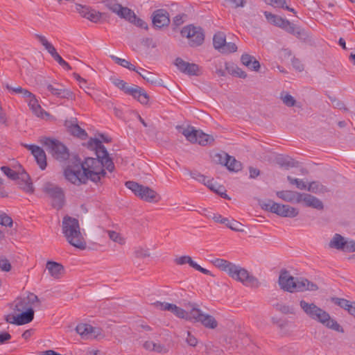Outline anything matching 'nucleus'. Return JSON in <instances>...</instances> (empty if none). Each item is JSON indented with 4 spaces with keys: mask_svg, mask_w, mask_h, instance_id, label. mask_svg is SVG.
<instances>
[{
    "mask_svg": "<svg viewBox=\"0 0 355 355\" xmlns=\"http://www.w3.org/2000/svg\"><path fill=\"white\" fill-rule=\"evenodd\" d=\"M87 146L88 148L95 151L97 158L87 157L81 163V168L88 180L97 183L106 175L104 168L112 172L114 164L101 140L90 138Z\"/></svg>",
    "mask_w": 355,
    "mask_h": 355,
    "instance_id": "nucleus-1",
    "label": "nucleus"
},
{
    "mask_svg": "<svg viewBox=\"0 0 355 355\" xmlns=\"http://www.w3.org/2000/svg\"><path fill=\"white\" fill-rule=\"evenodd\" d=\"M212 263L220 270L226 272L233 279L241 282L246 286L257 288L261 285L257 277L240 266L223 259H216L212 261Z\"/></svg>",
    "mask_w": 355,
    "mask_h": 355,
    "instance_id": "nucleus-2",
    "label": "nucleus"
},
{
    "mask_svg": "<svg viewBox=\"0 0 355 355\" xmlns=\"http://www.w3.org/2000/svg\"><path fill=\"white\" fill-rule=\"evenodd\" d=\"M212 263L220 270L226 272L233 279L241 282L246 286L257 288L261 285L257 277L240 266L223 259H216L212 261Z\"/></svg>",
    "mask_w": 355,
    "mask_h": 355,
    "instance_id": "nucleus-3",
    "label": "nucleus"
},
{
    "mask_svg": "<svg viewBox=\"0 0 355 355\" xmlns=\"http://www.w3.org/2000/svg\"><path fill=\"white\" fill-rule=\"evenodd\" d=\"M300 306L304 313L311 320H315L328 329L343 333V328L331 317L329 313L315 304L309 303L304 300L300 301Z\"/></svg>",
    "mask_w": 355,
    "mask_h": 355,
    "instance_id": "nucleus-4",
    "label": "nucleus"
},
{
    "mask_svg": "<svg viewBox=\"0 0 355 355\" xmlns=\"http://www.w3.org/2000/svg\"><path fill=\"white\" fill-rule=\"evenodd\" d=\"M62 232L69 243L80 250H85L87 243L80 232L78 220L66 216L62 220Z\"/></svg>",
    "mask_w": 355,
    "mask_h": 355,
    "instance_id": "nucleus-5",
    "label": "nucleus"
},
{
    "mask_svg": "<svg viewBox=\"0 0 355 355\" xmlns=\"http://www.w3.org/2000/svg\"><path fill=\"white\" fill-rule=\"evenodd\" d=\"M40 142L46 146L53 157L60 162H66L69 157V152L66 146L57 139L42 137Z\"/></svg>",
    "mask_w": 355,
    "mask_h": 355,
    "instance_id": "nucleus-6",
    "label": "nucleus"
},
{
    "mask_svg": "<svg viewBox=\"0 0 355 355\" xmlns=\"http://www.w3.org/2000/svg\"><path fill=\"white\" fill-rule=\"evenodd\" d=\"M125 187L130 189L137 196L148 202H157L160 200V196L153 189L134 181H127Z\"/></svg>",
    "mask_w": 355,
    "mask_h": 355,
    "instance_id": "nucleus-7",
    "label": "nucleus"
},
{
    "mask_svg": "<svg viewBox=\"0 0 355 355\" xmlns=\"http://www.w3.org/2000/svg\"><path fill=\"white\" fill-rule=\"evenodd\" d=\"M178 129L191 143H198L201 146H207L211 145L214 141V138L212 135L205 134L202 130H196L192 126H188L186 128L179 126Z\"/></svg>",
    "mask_w": 355,
    "mask_h": 355,
    "instance_id": "nucleus-8",
    "label": "nucleus"
},
{
    "mask_svg": "<svg viewBox=\"0 0 355 355\" xmlns=\"http://www.w3.org/2000/svg\"><path fill=\"white\" fill-rule=\"evenodd\" d=\"M43 192L51 200L53 208L60 210L65 202V196L63 189L51 182H46L42 187Z\"/></svg>",
    "mask_w": 355,
    "mask_h": 355,
    "instance_id": "nucleus-9",
    "label": "nucleus"
},
{
    "mask_svg": "<svg viewBox=\"0 0 355 355\" xmlns=\"http://www.w3.org/2000/svg\"><path fill=\"white\" fill-rule=\"evenodd\" d=\"M1 171L10 179L18 180V184L21 189L27 193L33 192V183L31 181L29 175L24 171L22 172H16L8 166H1Z\"/></svg>",
    "mask_w": 355,
    "mask_h": 355,
    "instance_id": "nucleus-10",
    "label": "nucleus"
},
{
    "mask_svg": "<svg viewBox=\"0 0 355 355\" xmlns=\"http://www.w3.org/2000/svg\"><path fill=\"white\" fill-rule=\"evenodd\" d=\"M261 206L263 209L282 217L294 218L299 214L298 209L295 207L288 205L279 204L270 200L267 202H263Z\"/></svg>",
    "mask_w": 355,
    "mask_h": 355,
    "instance_id": "nucleus-11",
    "label": "nucleus"
},
{
    "mask_svg": "<svg viewBox=\"0 0 355 355\" xmlns=\"http://www.w3.org/2000/svg\"><path fill=\"white\" fill-rule=\"evenodd\" d=\"M40 305V300L38 297L33 293H28L26 297H17L10 304V309L15 311H26L33 309V306Z\"/></svg>",
    "mask_w": 355,
    "mask_h": 355,
    "instance_id": "nucleus-12",
    "label": "nucleus"
},
{
    "mask_svg": "<svg viewBox=\"0 0 355 355\" xmlns=\"http://www.w3.org/2000/svg\"><path fill=\"white\" fill-rule=\"evenodd\" d=\"M181 35L189 39L191 46H198L203 43L205 40L202 29L191 24L184 26L181 31Z\"/></svg>",
    "mask_w": 355,
    "mask_h": 355,
    "instance_id": "nucleus-13",
    "label": "nucleus"
},
{
    "mask_svg": "<svg viewBox=\"0 0 355 355\" xmlns=\"http://www.w3.org/2000/svg\"><path fill=\"white\" fill-rule=\"evenodd\" d=\"M191 315L192 320L194 322H200L205 327L208 329H216L218 326V322L211 315L205 314L198 307L197 304H191Z\"/></svg>",
    "mask_w": 355,
    "mask_h": 355,
    "instance_id": "nucleus-14",
    "label": "nucleus"
},
{
    "mask_svg": "<svg viewBox=\"0 0 355 355\" xmlns=\"http://www.w3.org/2000/svg\"><path fill=\"white\" fill-rule=\"evenodd\" d=\"M64 175L65 178L70 182L76 185H80L86 184L88 179L86 175L80 170H73L70 168H67L64 170Z\"/></svg>",
    "mask_w": 355,
    "mask_h": 355,
    "instance_id": "nucleus-15",
    "label": "nucleus"
},
{
    "mask_svg": "<svg viewBox=\"0 0 355 355\" xmlns=\"http://www.w3.org/2000/svg\"><path fill=\"white\" fill-rule=\"evenodd\" d=\"M300 203L305 207H311L319 211L324 209V204L322 201L317 197L307 193H301L300 199Z\"/></svg>",
    "mask_w": 355,
    "mask_h": 355,
    "instance_id": "nucleus-16",
    "label": "nucleus"
},
{
    "mask_svg": "<svg viewBox=\"0 0 355 355\" xmlns=\"http://www.w3.org/2000/svg\"><path fill=\"white\" fill-rule=\"evenodd\" d=\"M25 148L31 151L37 164L42 170H44L46 167V156L42 148L35 145L24 144Z\"/></svg>",
    "mask_w": 355,
    "mask_h": 355,
    "instance_id": "nucleus-17",
    "label": "nucleus"
},
{
    "mask_svg": "<svg viewBox=\"0 0 355 355\" xmlns=\"http://www.w3.org/2000/svg\"><path fill=\"white\" fill-rule=\"evenodd\" d=\"M216 157H218V161L227 166L228 170L231 171H239L241 169V163L236 160L234 157L230 156L227 153L216 154Z\"/></svg>",
    "mask_w": 355,
    "mask_h": 355,
    "instance_id": "nucleus-18",
    "label": "nucleus"
},
{
    "mask_svg": "<svg viewBox=\"0 0 355 355\" xmlns=\"http://www.w3.org/2000/svg\"><path fill=\"white\" fill-rule=\"evenodd\" d=\"M76 10L83 17H85L94 23L98 22L103 15L102 12L92 9L89 7L83 6L80 4L76 6Z\"/></svg>",
    "mask_w": 355,
    "mask_h": 355,
    "instance_id": "nucleus-19",
    "label": "nucleus"
},
{
    "mask_svg": "<svg viewBox=\"0 0 355 355\" xmlns=\"http://www.w3.org/2000/svg\"><path fill=\"white\" fill-rule=\"evenodd\" d=\"M278 282L282 289L293 293L296 279L291 276L288 271L283 270L280 273Z\"/></svg>",
    "mask_w": 355,
    "mask_h": 355,
    "instance_id": "nucleus-20",
    "label": "nucleus"
},
{
    "mask_svg": "<svg viewBox=\"0 0 355 355\" xmlns=\"http://www.w3.org/2000/svg\"><path fill=\"white\" fill-rule=\"evenodd\" d=\"M170 23L169 15L164 9H159L153 13V24L157 28L167 26Z\"/></svg>",
    "mask_w": 355,
    "mask_h": 355,
    "instance_id": "nucleus-21",
    "label": "nucleus"
},
{
    "mask_svg": "<svg viewBox=\"0 0 355 355\" xmlns=\"http://www.w3.org/2000/svg\"><path fill=\"white\" fill-rule=\"evenodd\" d=\"M65 126L72 135L81 139H85L87 137V133L86 131L78 125L77 119H74V120L66 121Z\"/></svg>",
    "mask_w": 355,
    "mask_h": 355,
    "instance_id": "nucleus-22",
    "label": "nucleus"
},
{
    "mask_svg": "<svg viewBox=\"0 0 355 355\" xmlns=\"http://www.w3.org/2000/svg\"><path fill=\"white\" fill-rule=\"evenodd\" d=\"M127 94L132 96L141 104H147L149 100L148 94L141 87L137 85H133L127 90Z\"/></svg>",
    "mask_w": 355,
    "mask_h": 355,
    "instance_id": "nucleus-23",
    "label": "nucleus"
},
{
    "mask_svg": "<svg viewBox=\"0 0 355 355\" xmlns=\"http://www.w3.org/2000/svg\"><path fill=\"white\" fill-rule=\"evenodd\" d=\"M301 193L297 191L291 190H283L276 192V195L280 199L288 202H295L300 204Z\"/></svg>",
    "mask_w": 355,
    "mask_h": 355,
    "instance_id": "nucleus-24",
    "label": "nucleus"
},
{
    "mask_svg": "<svg viewBox=\"0 0 355 355\" xmlns=\"http://www.w3.org/2000/svg\"><path fill=\"white\" fill-rule=\"evenodd\" d=\"M318 286L309 281L307 279H296V282L294 286L293 292H303L305 291H317Z\"/></svg>",
    "mask_w": 355,
    "mask_h": 355,
    "instance_id": "nucleus-25",
    "label": "nucleus"
},
{
    "mask_svg": "<svg viewBox=\"0 0 355 355\" xmlns=\"http://www.w3.org/2000/svg\"><path fill=\"white\" fill-rule=\"evenodd\" d=\"M46 268L49 274L54 279H60L64 272V266L58 262L53 261H48L46 264Z\"/></svg>",
    "mask_w": 355,
    "mask_h": 355,
    "instance_id": "nucleus-26",
    "label": "nucleus"
},
{
    "mask_svg": "<svg viewBox=\"0 0 355 355\" xmlns=\"http://www.w3.org/2000/svg\"><path fill=\"white\" fill-rule=\"evenodd\" d=\"M282 29L300 39H305L307 36L304 29L291 24L288 20H287V23H285Z\"/></svg>",
    "mask_w": 355,
    "mask_h": 355,
    "instance_id": "nucleus-27",
    "label": "nucleus"
},
{
    "mask_svg": "<svg viewBox=\"0 0 355 355\" xmlns=\"http://www.w3.org/2000/svg\"><path fill=\"white\" fill-rule=\"evenodd\" d=\"M241 61L245 66L251 70L257 71L260 68L259 62L254 57L249 54H243L241 58Z\"/></svg>",
    "mask_w": 355,
    "mask_h": 355,
    "instance_id": "nucleus-28",
    "label": "nucleus"
},
{
    "mask_svg": "<svg viewBox=\"0 0 355 355\" xmlns=\"http://www.w3.org/2000/svg\"><path fill=\"white\" fill-rule=\"evenodd\" d=\"M35 37L41 43V44L44 46L45 49L48 51V53L52 56L53 59H55L56 57L59 55L54 46L51 43H50L44 36L39 34H35Z\"/></svg>",
    "mask_w": 355,
    "mask_h": 355,
    "instance_id": "nucleus-29",
    "label": "nucleus"
},
{
    "mask_svg": "<svg viewBox=\"0 0 355 355\" xmlns=\"http://www.w3.org/2000/svg\"><path fill=\"white\" fill-rule=\"evenodd\" d=\"M28 104L33 113L37 116L43 118L44 115L49 116V114L45 112L38 103L35 96L28 101Z\"/></svg>",
    "mask_w": 355,
    "mask_h": 355,
    "instance_id": "nucleus-30",
    "label": "nucleus"
},
{
    "mask_svg": "<svg viewBox=\"0 0 355 355\" xmlns=\"http://www.w3.org/2000/svg\"><path fill=\"white\" fill-rule=\"evenodd\" d=\"M17 314V325H23L31 322L34 318L33 309H28L26 311H19Z\"/></svg>",
    "mask_w": 355,
    "mask_h": 355,
    "instance_id": "nucleus-31",
    "label": "nucleus"
},
{
    "mask_svg": "<svg viewBox=\"0 0 355 355\" xmlns=\"http://www.w3.org/2000/svg\"><path fill=\"white\" fill-rule=\"evenodd\" d=\"M347 239L340 234H335L329 243L331 248L343 251Z\"/></svg>",
    "mask_w": 355,
    "mask_h": 355,
    "instance_id": "nucleus-32",
    "label": "nucleus"
},
{
    "mask_svg": "<svg viewBox=\"0 0 355 355\" xmlns=\"http://www.w3.org/2000/svg\"><path fill=\"white\" fill-rule=\"evenodd\" d=\"M192 304H190L189 308L190 309L189 311H185L183 309L177 306L175 304H173V308L171 309L169 311L170 312L173 313L174 315H175L177 317L180 318H183L189 321L192 320L191 315V305Z\"/></svg>",
    "mask_w": 355,
    "mask_h": 355,
    "instance_id": "nucleus-33",
    "label": "nucleus"
},
{
    "mask_svg": "<svg viewBox=\"0 0 355 355\" xmlns=\"http://www.w3.org/2000/svg\"><path fill=\"white\" fill-rule=\"evenodd\" d=\"M264 15L267 20L268 21V22L279 28H282L285 25V23H287V19H284L280 16L272 14L269 12H264Z\"/></svg>",
    "mask_w": 355,
    "mask_h": 355,
    "instance_id": "nucleus-34",
    "label": "nucleus"
},
{
    "mask_svg": "<svg viewBox=\"0 0 355 355\" xmlns=\"http://www.w3.org/2000/svg\"><path fill=\"white\" fill-rule=\"evenodd\" d=\"M306 190L314 193H324L328 192L327 187L318 181L311 182L307 186Z\"/></svg>",
    "mask_w": 355,
    "mask_h": 355,
    "instance_id": "nucleus-35",
    "label": "nucleus"
},
{
    "mask_svg": "<svg viewBox=\"0 0 355 355\" xmlns=\"http://www.w3.org/2000/svg\"><path fill=\"white\" fill-rule=\"evenodd\" d=\"M280 99L282 101L283 103L287 107H302V105L300 103H297L296 100L287 92H282L280 94Z\"/></svg>",
    "mask_w": 355,
    "mask_h": 355,
    "instance_id": "nucleus-36",
    "label": "nucleus"
},
{
    "mask_svg": "<svg viewBox=\"0 0 355 355\" xmlns=\"http://www.w3.org/2000/svg\"><path fill=\"white\" fill-rule=\"evenodd\" d=\"M92 326L88 324L80 323L76 327V332L83 338H90Z\"/></svg>",
    "mask_w": 355,
    "mask_h": 355,
    "instance_id": "nucleus-37",
    "label": "nucleus"
},
{
    "mask_svg": "<svg viewBox=\"0 0 355 355\" xmlns=\"http://www.w3.org/2000/svg\"><path fill=\"white\" fill-rule=\"evenodd\" d=\"M213 44L215 49H220L226 44V37L224 33H216L213 38Z\"/></svg>",
    "mask_w": 355,
    "mask_h": 355,
    "instance_id": "nucleus-38",
    "label": "nucleus"
},
{
    "mask_svg": "<svg viewBox=\"0 0 355 355\" xmlns=\"http://www.w3.org/2000/svg\"><path fill=\"white\" fill-rule=\"evenodd\" d=\"M273 307L277 311H279L282 313L286 315H295L296 313L295 308L293 306H290L282 303H277L275 304H273Z\"/></svg>",
    "mask_w": 355,
    "mask_h": 355,
    "instance_id": "nucleus-39",
    "label": "nucleus"
},
{
    "mask_svg": "<svg viewBox=\"0 0 355 355\" xmlns=\"http://www.w3.org/2000/svg\"><path fill=\"white\" fill-rule=\"evenodd\" d=\"M117 15L121 18H123L128 21L131 22L135 19V12L127 7L121 6V9L119 10Z\"/></svg>",
    "mask_w": 355,
    "mask_h": 355,
    "instance_id": "nucleus-40",
    "label": "nucleus"
},
{
    "mask_svg": "<svg viewBox=\"0 0 355 355\" xmlns=\"http://www.w3.org/2000/svg\"><path fill=\"white\" fill-rule=\"evenodd\" d=\"M277 163L285 167H294L295 166V161L288 156H279L277 157Z\"/></svg>",
    "mask_w": 355,
    "mask_h": 355,
    "instance_id": "nucleus-41",
    "label": "nucleus"
},
{
    "mask_svg": "<svg viewBox=\"0 0 355 355\" xmlns=\"http://www.w3.org/2000/svg\"><path fill=\"white\" fill-rule=\"evenodd\" d=\"M110 58L114 60L116 64L121 65L123 67L127 68L131 71H136V67L135 65L131 64L129 61L118 58L115 55H111Z\"/></svg>",
    "mask_w": 355,
    "mask_h": 355,
    "instance_id": "nucleus-42",
    "label": "nucleus"
},
{
    "mask_svg": "<svg viewBox=\"0 0 355 355\" xmlns=\"http://www.w3.org/2000/svg\"><path fill=\"white\" fill-rule=\"evenodd\" d=\"M141 70L142 71L143 73L137 70H136V72L138 73L140 75V76L142 77L143 79L146 80L148 83H150V84L157 83V79L155 78V76L153 73L148 71L142 68H141Z\"/></svg>",
    "mask_w": 355,
    "mask_h": 355,
    "instance_id": "nucleus-43",
    "label": "nucleus"
},
{
    "mask_svg": "<svg viewBox=\"0 0 355 355\" xmlns=\"http://www.w3.org/2000/svg\"><path fill=\"white\" fill-rule=\"evenodd\" d=\"M103 3L109 10L116 15L122 6L121 4L118 3L116 0H105Z\"/></svg>",
    "mask_w": 355,
    "mask_h": 355,
    "instance_id": "nucleus-44",
    "label": "nucleus"
},
{
    "mask_svg": "<svg viewBox=\"0 0 355 355\" xmlns=\"http://www.w3.org/2000/svg\"><path fill=\"white\" fill-rule=\"evenodd\" d=\"M226 69H227L228 72L233 76L241 78H245L247 77V73L241 68L236 66H232L231 67H226Z\"/></svg>",
    "mask_w": 355,
    "mask_h": 355,
    "instance_id": "nucleus-45",
    "label": "nucleus"
},
{
    "mask_svg": "<svg viewBox=\"0 0 355 355\" xmlns=\"http://www.w3.org/2000/svg\"><path fill=\"white\" fill-rule=\"evenodd\" d=\"M287 180L291 184L295 185L296 187L301 190H306L307 185L306 184L300 179L293 178L291 176H287Z\"/></svg>",
    "mask_w": 355,
    "mask_h": 355,
    "instance_id": "nucleus-46",
    "label": "nucleus"
},
{
    "mask_svg": "<svg viewBox=\"0 0 355 355\" xmlns=\"http://www.w3.org/2000/svg\"><path fill=\"white\" fill-rule=\"evenodd\" d=\"M331 302L334 303L335 304L339 306L340 307L344 309L346 311H348L349 306L352 303V302L343 299V298H338V297H333L331 299Z\"/></svg>",
    "mask_w": 355,
    "mask_h": 355,
    "instance_id": "nucleus-47",
    "label": "nucleus"
},
{
    "mask_svg": "<svg viewBox=\"0 0 355 355\" xmlns=\"http://www.w3.org/2000/svg\"><path fill=\"white\" fill-rule=\"evenodd\" d=\"M199 71V66L195 63H191L189 66L187 67V69L182 73L189 76H198Z\"/></svg>",
    "mask_w": 355,
    "mask_h": 355,
    "instance_id": "nucleus-48",
    "label": "nucleus"
},
{
    "mask_svg": "<svg viewBox=\"0 0 355 355\" xmlns=\"http://www.w3.org/2000/svg\"><path fill=\"white\" fill-rule=\"evenodd\" d=\"M109 238L120 245L125 244V239L121 236V234L115 231L109 230L107 232Z\"/></svg>",
    "mask_w": 355,
    "mask_h": 355,
    "instance_id": "nucleus-49",
    "label": "nucleus"
},
{
    "mask_svg": "<svg viewBox=\"0 0 355 355\" xmlns=\"http://www.w3.org/2000/svg\"><path fill=\"white\" fill-rule=\"evenodd\" d=\"M175 263L178 265H183L185 263H189V266L192 268L195 266L196 262L193 261L191 257L189 256H182L179 258H177L175 260Z\"/></svg>",
    "mask_w": 355,
    "mask_h": 355,
    "instance_id": "nucleus-50",
    "label": "nucleus"
},
{
    "mask_svg": "<svg viewBox=\"0 0 355 355\" xmlns=\"http://www.w3.org/2000/svg\"><path fill=\"white\" fill-rule=\"evenodd\" d=\"M112 83L119 87L120 89L123 90L125 94H127V90L130 89V87L127 86V83L123 80L119 78H113Z\"/></svg>",
    "mask_w": 355,
    "mask_h": 355,
    "instance_id": "nucleus-51",
    "label": "nucleus"
},
{
    "mask_svg": "<svg viewBox=\"0 0 355 355\" xmlns=\"http://www.w3.org/2000/svg\"><path fill=\"white\" fill-rule=\"evenodd\" d=\"M153 306L162 311H170L173 308V304L168 302H155L153 304Z\"/></svg>",
    "mask_w": 355,
    "mask_h": 355,
    "instance_id": "nucleus-52",
    "label": "nucleus"
},
{
    "mask_svg": "<svg viewBox=\"0 0 355 355\" xmlns=\"http://www.w3.org/2000/svg\"><path fill=\"white\" fill-rule=\"evenodd\" d=\"M174 64L177 68L182 73V71L187 69V67L189 66L191 63L184 61L181 58H177Z\"/></svg>",
    "mask_w": 355,
    "mask_h": 355,
    "instance_id": "nucleus-53",
    "label": "nucleus"
},
{
    "mask_svg": "<svg viewBox=\"0 0 355 355\" xmlns=\"http://www.w3.org/2000/svg\"><path fill=\"white\" fill-rule=\"evenodd\" d=\"M12 268L8 259L4 257H0V269L5 272H9Z\"/></svg>",
    "mask_w": 355,
    "mask_h": 355,
    "instance_id": "nucleus-54",
    "label": "nucleus"
},
{
    "mask_svg": "<svg viewBox=\"0 0 355 355\" xmlns=\"http://www.w3.org/2000/svg\"><path fill=\"white\" fill-rule=\"evenodd\" d=\"M0 225L11 227L12 219L5 213L0 214Z\"/></svg>",
    "mask_w": 355,
    "mask_h": 355,
    "instance_id": "nucleus-55",
    "label": "nucleus"
},
{
    "mask_svg": "<svg viewBox=\"0 0 355 355\" xmlns=\"http://www.w3.org/2000/svg\"><path fill=\"white\" fill-rule=\"evenodd\" d=\"M242 226L243 225L241 223L234 220L227 223V227L236 232H243V230L241 228Z\"/></svg>",
    "mask_w": 355,
    "mask_h": 355,
    "instance_id": "nucleus-56",
    "label": "nucleus"
},
{
    "mask_svg": "<svg viewBox=\"0 0 355 355\" xmlns=\"http://www.w3.org/2000/svg\"><path fill=\"white\" fill-rule=\"evenodd\" d=\"M343 252H355V241L347 239L345 248L343 249Z\"/></svg>",
    "mask_w": 355,
    "mask_h": 355,
    "instance_id": "nucleus-57",
    "label": "nucleus"
},
{
    "mask_svg": "<svg viewBox=\"0 0 355 355\" xmlns=\"http://www.w3.org/2000/svg\"><path fill=\"white\" fill-rule=\"evenodd\" d=\"M134 253L137 258H146L150 257L148 250L142 248L136 249Z\"/></svg>",
    "mask_w": 355,
    "mask_h": 355,
    "instance_id": "nucleus-58",
    "label": "nucleus"
},
{
    "mask_svg": "<svg viewBox=\"0 0 355 355\" xmlns=\"http://www.w3.org/2000/svg\"><path fill=\"white\" fill-rule=\"evenodd\" d=\"M264 1L269 5L275 8H284L286 0H264Z\"/></svg>",
    "mask_w": 355,
    "mask_h": 355,
    "instance_id": "nucleus-59",
    "label": "nucleus"
},
{
    "mask_svg": "<svg viewBox=\"0 0 355 355\" xmlns=\"http://www.w3.org/2000/svg\"><path fill=\"white\" fill-rule=\"evenodd\" d=\"M187 337L186 338V342L190 346L195 347L198 344V340L197 338L191 335L190 331H187Z\"/></svg>",
    "mask_w": 355,
    "mask_h": 355,
    "instance_id": "nucleus-60",
    "label": "nucleus"
},
{
    "mask_svg": "<svg viewBox=\"0 0 355 355\" xmlns=\"http://www.w3.org/2000/svg\"><path fill=\"white\" fill-rule=\"evenodd\" d=\"M291 62L293 67L298 71H302L304 70V65L299 59L293 57L291 59Z\"/></svg>",
    "mask_w": 355,
    "mask_h": 355,
    "instance_id": "nucleus-61",
    "label": "nucleus"
},
{
    "mask_svg": "<svg viewBox=\"0 0 355 355\" xmlns=\"http://www.w3.org/2000/svg\"><path fill=\"white\" fill-rule=\"evenodd\" d=\"M60 98L74 100L75 94L71 90L62 89Z\"/></svg>",
    "mask_w": 355,
    "mask_h": 355,
    "instance_id": "nucleus-62",
    "label": "nucleus"
},
{
    "mask_svg": "<svg viewBox=\"0 0 355 355\" xmlns=\"http://www.w3.org/2000/svg\"><path fill=\"white\" fill-rule=\"evenodd\" d=\"M190 175L192 178L203 184L205 183V180H207V177L198 172H190Z\"/></svg>",
    "mask_w": 355,
    "mask_h": 355,
    "instance_id": "nucleus-63",
    "label": "nucleus"
},
{
    "mask_svg": "<svg viewBox=\"0 0 355 355\" xmlns=\"http://www.w3.org/2000/svg\"><path fill=\"white\" fill-rule=\"evenodd\" d=\"M292 56V51L288 49H282L280 51V58L283 60H286Z\"/></svg>",
    "mask_w": 355,
    "mask_h": 355,
    "instance_id": "nucleus-64",
    "label": "nucleus"
}]
</instances>
